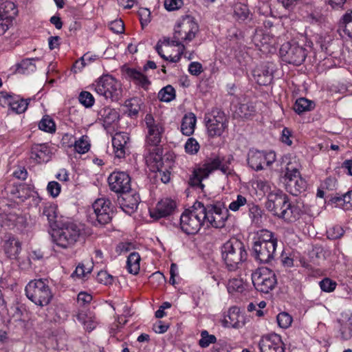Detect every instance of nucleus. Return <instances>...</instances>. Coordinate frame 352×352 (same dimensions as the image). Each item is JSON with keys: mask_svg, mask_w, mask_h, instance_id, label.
Segmentation results:
<instances>
[{"mask_svg": "<svg viewBox=\"0 0 352 352\" xmlns=\"http://www.w3.org/2000/svg\"><path fill=\"white\" fill-rule=\"evenodd\" d=\"M204 208L206 212L203 216L206 222L208 223L207 227L212 226L215 228H221L225 226V221L228 218V209H225V214L223 213V209L214 204L204 202Z\"/></svg>", "mask_w": 352, "mask_h": 352, "instance_id": "nucleus-14", "label": "nucleus"}, {"mask_svg": "<svg viewBox=\"0 0 352 352\" xmlns=\"http://www.w3.org/2000/svg\"><path fill=\"white\" fill-rule=\"evenodd\" d=\"M344 233L343 228L340 226H334L327 231V237L329 239L336 240L341 238Z\"/></svg>", "mask_w": 352, "mask_h": 352, "instance_id": "nucleus-51", "label": "nucleus"}, {"mask_svg": "<svg viewBox=\"0 0 352 352\" xmlns=\"http://www.w3.org/2000/svg\"><path fill=\"white\" fill-rule=\"evenodd\" d=\"M131 177L129 175L122 171H114L108 177V183L111 190L118 195L131 191Z\"/></svg>", "mask_w": 352, "mask_h": 352, "instance_id": "nucleus-15", "label": "nucleus"}, {"mask_svg": "<svg viewBox=\"0 0 352 352\" xmlns=\"http://www.w3.org/2000/svg\"><path fill=\"white\" fill-rule=\"evenodd\" d=\"M78 100L85 107H91L95 102L93 95L87 91H82L80 93Z\"/></svg>", "mask_w": 352, "mask_h": 352, "instance_id": "nucleus-49", "label": "nucleus"}, {"mask_svg": "<svg viewBox=\"0 0 352 352\" xmlns=\"http://www.w3.org/2000/svg\"><path fill=\"white\" fill-rule=\"evenodd\" d=\"M47 191L52 197H56L59 195L61 191V186L57 182H50L47 186Z\"/></svg>", "mask_w": 352, "mask_h": 352, "instance_id": "nucleus-55", "label": "nucleus"}, {"mask_svg": "<svg viewBox=\"0 0 352 352\" xmlns=\"http://www.w3.org/2000/svg\"><path fill=\"white\" fill-rule=\"evenodd\" d=\"M203 71L202 65L199 62H192L188 65V72L191 75L198 76Z\"/></svg>", "mask_w": 352, "mask_h": 352, "instance_id": "nucleus-59", "label": "nucleus"}, {"mask_svg": "<svg viewBox=\"0 0 352 352\" xmlns=\"http://www.w3.org/2000/svg\"><path fill=\"white\" fill-rule=\"evenodd\" d=\"M284 179L285 189L291 195L298 196L306 190V181L300 177L298 168L294 166L291 162H287Z\"/></svg>", "mask_w": 352, "mask_h": 352, "instance_id": "nucleus-11", "label": "nucleus"}, {"mask_svg": "<svg viewBox=\"0 0 352 352\" xmlns=\"http://www.w3.org/2000/svg\"><path fill=\"white\" fill-rule=\"evenodd\" d=\"M138 14L140 16L142 26L144 27V25H147L151 21V12L147 8H141L138 12Z\"/></svg>", "mask_w": 352, "mask_h": 352, "instance_id": "nucleus-58", "label": "nucleus"}, {"mask_svg": "<svg viewBox=\"0 0 352 352\" xmlns=\"http://www.w3.org/2000/svg\"><path fill=\"white\" fill-rule=\"evenodd\" d=\"M273 38L269 34H265L262 30H254V35L251 36V41L259 50L267 49Z\"/></svg>", "mask_w": 352, "mask_h": 352, "instance_id": "nucleus-30", "label": "nucleus"}, {"mask_svg": "<svg viewBox=\"0 0 352 352\" xmlns=\"http://www.w3.org/2000/svg\"><path fill=\"white\" fill-rule=\"evenodd\" d=\"M231 111H232L233 118L238 120L239 122H240L242 113V104L239 102L237 104H234V101H232L231 104Z\"/></svg>", "mask_w": 352, "mask_h": 352, "instance_id": "nucleus-61", "label": "nucleus"}, {"mask_svg": "<svg viewBox=\"0 0 352 352\" xmlns=\"http://www.w3.org/2000/svg\"><path fill=\"white\" fill-rule=\"evenodd\" d=\"M148 164L151 166L153 171L157 173V177H160L162 182L167 184L170 179V172L168 168L164 166V158L160 157V160H156L153 162H146Z\"/></svg>", "mask_w": 352, "mask_h": 352, "instance_id": "nucleus-29", "label": "nucleus"}, {"mask_svg": "<svg viewBox=\"0 0 352 352\" xmlns=\"http://www.w3.org/2000/svg\"><path fill=\"white\" fill-rule=\"evenodd\" d=\"M221 256L230 271L239 268L242 261V243L237 240H230L221 247Z\"/></svg>", "mask_w": 352, "mask_h": 352, "instance_id": "nucleus-10", "label": "nucleus"}, {"mask_svg": "<svg viewBox=\"0 0 352 352\" xmlns=\"http://www.w3.org/2000/svg\"><path fill=\"white\" fill-rule=\"evenodd\" d=\"M97 280L104 285H111L113 282L114 277L105 270L100 271L97 274Z\"/></svg>", "mask_w": 352, "mask_h": 352, "instance_id": "nucleus-53", "label": "nucleus"}, {"mask_svg": "<svg viewBox=\"0 0 352 352\" xmlns=\"http://www.w3.org/2000/svg\"><path fill=\"white\" fill-rule=\"evenodd\" d=\"M264 152L250 150L248 154L247 162L248 166L254 170H260L263 168Z\"/></svg>", "mask_w": 352, "mask_h": 352, "instance_id": "nucleus-31", "label": "nucleus"}, {"mask_svg": "<svg viewBox=\"0 0 352 352\" xmlns=\"http://www.w3.org/2000/svg\"><path fill=\"white\" fill-rule=\"evenodd\" d=\"M3 247L7 257L10 259L16 258L21 250L20 241L12 234L5 236Z\"/></svg>", "mask_w": 352, "mask_h": 352, "instance_id": "nucleus-26", "label": "nucleus"}, {"mask_svg": "<svg viewBox=\"0 0 352 352\" xmlns=\"http://www.w3.org/2000/svg\"><path fill=\"white\" fill-rule=\"evenodd\" d=\"M291 137L292 131L288 128L285 127L282 131L281 142L287 146H291L292 144V141L290 139Z\"/></svg>", "mask_w": 352, "mask_h": 352, "instance_id": "nucleus-62", "label": "nucleus"}, {"mask_svg": "<svg viewBox=\"0 0 352 352\" xmlns=\"http://www.w3.org/2000/svg\"><path fill=\"white\" fill-rule=\"evenodd\" d=\"M25 294L35 305L44 307L50 304L53 294L47 279H35L26 285Z\"/></svg>", "mask_w": 352, "mask_h": 352, "instance_id": "nucleus-7", "label": "nucleus"}, {"mask_svg": "<svg viewBox=\"0 0 352 352\" xmlns=\"http://www.w3.org/2000/svg\"><path fill=\"white\" fill-rule=\"evenodd\" d=\"M58 225L53 230L55 232L53 235L56 244L67 249L74 245L81 234V229L79 226L68 218L60 217Z\"/></svg>", "mask_w": 352, "mask_h": 352, "instance_id": "nucleus-6", "label": "nucleus"}, {"mask_svg": "<svg viewBox=\"0 0 352 352\" xmlns=\"http://www.w3.org/2000/svg\"><path fill=\"white\" fill-rule=\"evenodd\" d=\"M315 107L313 101L305 98H300L295 102L293 109L298 114L312 110Z\"/></svg>", "mask_w": 352, "mask_h": 352, "instance_id": "nucleus-38", "label": "nucleus"}, {"mask_svg": "<svg viewBox=\"0 0 352 352\" xmlns=\"http://www.w3.org/2000/svg\"><path fill=\"white\" fill-rule=\"evenodd\" d=\"M183 4V0H164V7L168 11L178 10Z\"/></svg>", "mask_w": 352, "mask_h": 352, "instance_id": "nucleus-56", "label": "nucleus"}, {"mask_svg": "<svg viewBox=\"0 0 352 352\" xmlns=\"http://www.w3.org/2000/svg\"><path fill=\"white\" fill-rule=\"evenodd\" d=\"M38 60V58H26L23 60L21 63L18 64L16 72L19 74H25L28 70L32 72L34 71L36 66L33 62Z\"/></svg>", "mask_w": 352, "mask_h": 352, "instance_id": "nucleus-43", "label": "nucleus"}, {"mask_svg": "<svg viewBox=\"0 0 352 352\" xmlns=\"http://www.w3.org/2000/svg\"><path fill=\"white\" fill-rule=\"evenodd\" d=\"M280 54L283 61L295 65H301L307 55L306 49L295 41L283 43Z\"/></svg>", "mask_w": 352, "mask_h": 352, "instance_id": "nucleus-13", "label": "nucleus"}, {"mask_svg": "<svg viewBox=\"0 0 352 352\" xmlns=\"http://www.w3.org/2000/svg\"><path fill=\"white\" fill-rule=\"evenodd\" d=\"M140 201V195L137 192L130 193V191L118 195L117 202L120 208L126 214L134 213Z\"/></svg>", "mask_w": 352, "mask_h": 352, "instance_id": "nucleus-19", "label": "nucleus"}, {"mask_svg": "<svg viewBox=\"0 0 352 352\" xmlns=\"http://www.w3.org/2000/svg\"><path fill=\"white\" fill-rule=\"evenodd\" d=\"M94 212L89 215L94 226H105L111 222L115 213L111 201L106 198L96 199L92 204Z\"/></svg>", "mask_w": 352, "mask_h": 352, "instance_id": "nucleus-8", "label": "nucleus"}, {"mask_svg": "<svg viewBox=\"0 0 352 352\" xmlns=\"http://www.w3.org/2000/svg\"><path fill=\"white\" fill-rule=\"evenodd\" d=\"M77 320L84 324L85 328L91 331L95 328L94 320L91 316H88L85 312L81 311L76 315Z\"/></svg>", "mask_w": 352, "mask_h": 352, "instance_id": "nucleus-46", "label": "nucleus"}, {"mask_svg": "<svg viewBox=\"0 0 352 352\" xmlns=\"http://www.w3.org/2000/svg\"><path fill=\"white\" fill-rule=\"evenodd\" d=\"M122 71L126 76V78L132 81L136 86L148 90L151 82L146 76L135 68L125 67Z\"/></svg>", "mask_w": 352, "mask_h": 352, "instance_id": "nucleus-24", "label": "nucleus"}, {"mask_svg": "<svg viewBox=\"0 0 352 352\" xmlns=\"http://www.w3.org/2000/svg\"><path fill=\"white\" fill-rule=\"evenodd\" d=\"M239 314L240 308L238 307H232L229 309L228 314L222 320V325L224 327L237 328L239 326Z\"/></svg>", "mask_w": 352, "mask_h": 352, "instance_id": "nucleus-32", "label": "nucleus"}, {"mask_svg": "<svg viewBox=\"0 0 352 352\" xmlns=\"http://www.w3.org/2000/svg\"><path fill=\"white\" fill-rule=\"evenodd\" d=\"M109 29L114 33L121 34L124 30V25L121 19H117L111 21L109 24Z\"/></svg>", "mask_w": 352, "mask_h": 352, "instance_id": "nucleus-57", "label": "nucleus"}, {"mask_svg": "<svg viewBox=\"0 0 352 352\" xmlns=\"http://www.w3.org/2000/svg\"><path fill=\"white\" fill-rule=\"evenodd\" d=\"M129 134L126 132H118L112 138V145L115 155L118 158H124L129 152L127 144L129 142Z\"/></svg>", "mask_w": 352, "mask_h": 352, "instance_id": "nucleus-23", "label": "nucleus"}, {"mask_svg": "<svg viewBox=\"0 0 352 352\" xmlns=\"http://www.w3.org/2000/svg\"><path fill=\"white\" fill-rule=\"evenodd\" d=\"M98 116L103 122L104 127H109L120 120V114L115 109L109 107H104L98 111Z\"/></svg>", "mask_w": 352, "mask_h": 352, "instance_id": "nucleus-28", "label": "nucleus"}, {"mask_svg": "<svg viewBox=\"0 0 352 352\" xmlns=\"http://www.w3.org/2000/svg\"><path fill=\"white\" fill-rule=\"evenodd\" d=\"M50 149L47 144H34L31 148L30 157L38 163L47 162L50 158Z\"/></svg>", "mask_w": 352, "mask_h": 352, "instance_id": "nucleus-27", "label": "nucleus"}, {"mask_svg": "<svg viewBox=\"0 0 352 352\" xmlns=\"http://www.w3.org/2000/svg\"><path fill=\"white\" fill-rule=\"evenodd\" d=\"M140 101L138 98H132L125 101V107H127L129 116L131 118L136 117L140 111Z\"/></svg>", "mask_w": 352, "mask_h": 352, "instance_id": "nucleus-45", "label": "nucleus"}, {"mask_svg": "<svg viewBox=\"0 0 352 352\" xmlns=\"http://www.w3.org/2000/svg\"><path fill=\"white\" fill-rule=\"evenodd\" d=\"M339 28L352 38V10L343 15L340 21Z\"/></svg>", "mask_w": 352, "mask_h": 352, "instance_id": "nucleus-40", "label": "nucleus"}, {"mask_svg": "<svg viewBox=\"0 0 352 352\" xmlns=\"http://www.w3.org/2000/svg\"><path fill=\"white\" fill-rule=\"evenodd\" d=\"M277 239L267 230H261L253 238L252 249L254 258L261 263H269L276 256Z\"/></svg>", "mask_w": 352, "mask_h": 352, "instance_id": "nucleus-3", "label": "nucleus"}, {"mask_svg": "<svg viewBox=\"0 0 352 352\" xmlns=\"http://www.w3.org/2000/svg\"><path fill=\"white\" fill-rule=\"evenodd\" d=\"M230 36V45H232V47L234 51V56L236 58V60L240 63L241 58L242 57V51L241 50L240 46V41L242 38V32L241 30H239L236 33H233Z\"/></svg>", "mask_w": 352, "mask_h": 352, "instance_id": "nucleus-39", "label": "nucleus"}, {"mask_svg": "<svg viewBox=\"0 0 352 352\" xmlns=\"http://www.w3.org/2000/svg\"><path fill=\"white\" fill-rule=\"evenodd\" d=\"M18 14L16 5L10 1H6L0 4V16L13 21Z\"/></svg>", "mask_w": 352, "mask_h": 352, "instance_id": "nucleus-35", "label": "nucleus"}, {"mask_svg": "<svg viewBox=\"0 0 352 352\" xmlns=\"http://www.w3.org/2000/svg\"><path fill=\"white\" fill-rule=\"evenodd\" d=\"M259 347L261 352H285V344L280 336L276 333L263 336Z\"/></svg>", "mask_w": 352, "mask_h": 352, "instance_id": "nucleus-20", "label": "nucleus"}, {"mask_svg": "<svg viewBox=\"0 0 352 352\" xmlns=\"http://www.w3.org/2000/svg\"><path fill=\"white\" fill-rule=\"evenodd\" d=\"M342 209L344 210H352V190L343 195Z\"/></svg>", "mask_w": 352, "mask_h": 352, "instance_id": "nucleus-60", "label": "nucleus"}, {"mask_svg": "<svg viewBox=\"0 0 352 352\" xmlns=\"http://www.w3.org/2000/svg\"><path fill=\"white\" fill-rule=\"evenodd\" d=\"M265 207L274 216L287 222L296 221L302 214L299 206L292 204L287 195L274 186L272 193L268 195Z\"/></svg>", "mask_w": 352, "mask_h": 352, "instance_id": "nucleus-2", "label": "nucleus"}, {"mask_svg": "<svg viewBox=\"0 0 352 352\" xmlns=\"http://www.w3.org/2000/svg\"><path fill=\"white\" fill-rule=\"evenodd\" d=\"M191 210H186L179 219L181 230L188 235L195 234L206 223L203 216L206 212L204 201H196ZM178 223L173 226L177 227Z\"/></svg>", "mask_w": 352, "mask_h": 352, "instance_id": "nucleus-5", "label": "nucleus"}, {"mask_svg": "<svg viewBox=\"0 0 352 352\" xmlns=\"http://www.w3.org/2000/svg\"><path fill=\"white\" fill-rule=\"evenodd\" d=\"M252 187L255 190L259 198L265 195L268 198V195L273 192V187L270 183L262 179L253 180L252 182Z\"/></svg>", "mask_w": 352, "mask_h": 352, "instance_id": "nucleus-34", "label": "nucleus"}, {"mask_svg": "<svg viewBox=\"0 0 352 352\" xmlns=\"http://www.w3.org/2000/svg\"><path fill=\"white\" fill-rule=\"evenodd\" d=\"M11 20L6 19L2 16H0V36L3 35L9 28L12 25Z\"/></svg>", "mask_w": 352, "mask_h": 352, "instance_id": "nucleus-63", "label": "nucleus"}, {"mask_svg": "<svg viewBox=\"0 0 352 352\" xmlns=\"http://www.w3.org/2000/svg\"><path fill=\"white\" fill-rule=\"evenodd\" d=\"M42 215L47 217L50 228L54 230L59 220L57 217L56 207L52 204L44 206Z\"/></svg>", "mask_w": 352, "mask_h": 352, "instance_id": "nucleus-36", "label": "nucleus"}, {"mask_svg": "<svg viewBox=\"0 0 352 352\" xmlns=\"http://www.w3.org/2000/svg\"><path fill=\"white\" fill-rule=\"evenodd\" d=\"M241 288H242V279H233L229 283L228 291L229 293H232L234 291H239Z\"/></svg>", "mask_w": 352, "mask_h": 352, "instance_id": "nucleus-64", "label": "nucleus"}, {"mask_svg": "<svg viewBox=\"0 0 352 352\" xmlns=\"http://www.w3.org/2000/svg\"><path fill=\"white\" fill-rule=\"evenodd\" d=\"M38 128L41 131L53 133L56 131V124L54 120L48 115L43 117L38 123Z\"/></svg>", "mask_w": 352, "mask_h": 352, "instance_id": "nucleus-42", "label": "nucleus"}, {"mask_svg": "<svg viewBox=\"0 0 352 352\" xmlns=\"http://www.w3.org/2000/svg\"><path fill=\"white\" fill-rule=\"evenodd\" d=\"M252 282L259 292L268 294L277 284L275 273L267 267L260 268L251 274Z\"/></svg>", "mask_w": 352, "mask_h": 352, "instance_id": "nucleus-12", "label": "nucleus"}, {"mask_svg": "<svg viewBox=\"0 0 352 352\" xmlns=\"http://www.w3.org/2000/svg\"><path fill=\"white\" fill-rule=\"evenodd\" d=\"M196 121L197 118L193 113L185 114L182 120V133L186 136L191 135L194 133Z\"/></svg>", "mask_w": 352, "mask_h": 352, "instance_id": "nucleus-33", "label": "nucleus"}, {"mask_svg": "<svg viewBox=\"0 0 352 352\" xmlns=\"http://www.w3.org/2000/svg\"><path fill=\"white\" fill-rule=\"evenodd\" d=\"M249 217L251 219L252 223L256 225H259L261 223L262 210L258 206L252 205L249 208Z\"/></svg>", "mask_w": 352, "mask_h": 352, "instance_id": "nucleus-48", "label": "nucleus"}, {"mask_svg": "<svg viewBox=\"0 0 352 352\" xmlns=\"http://www.w3.org/2000/svg\"><path fill=\"white\" fill-rule=\"evenodd\" d=\"M176 207V203L173 199L168 198L162 199L157 204L154 209L150 210V216L155 220L170 216L173 214Z\"/></svg>", "mask_w": 352, "mask_h": 352, "instance_id": "nucleus-21", "label": "nucleus"}, {"mask_svg": "<svg viewBox=\"0 0 352 352\" xmlns=\"http://www.w3.org/2000/svg\"><path fill=\"white\" fill-rule=\"evenodd\" d=\"M217 342V338L214 335H210L206 330L201 332V339L199 340V345L201 348H206L210 344H214Z\"/></svg>", "mask_w": 352, "mask_h": 352, "instance_id": "nucleus-47", "label": "nucleus"}, {"mask_svg": "<svg viewBox=\"0 0 352 352\" xmlns=\"http://www.w3.org/2000/svg\"><path fill=\"white\" fill-rule=\"evenodd\" d=\"M340 324V332L341 338L348 340L352 338V313L349 311L340 314L337 320Z\"/></svg>", "mask_w": 352, "mask_h": 352, "instance_id": "nucleus-25", "label": "nucleus"}, {"mask_svg": "<svg viewBox=\"0 0 352 352\" xmlns=\"http://www.w3.org/2000/svg\"><path fill=\"white\" fill-rule=\"evenodd\" d=\"M274 70L275 65L273 63H263L252 69V77L259 85L266 86L272 81Z\"/></svg>", "mask_w": 352, "mask_h": 352, "instance_id": "nucleus-17", "label": "nucleus"}, {"mask_svg": "<svg viewBox=\"0 0 352 352\" xmlns=\"http://www.w3.org/2000/svg\"><path fill=\"white\" fill-rule=\"evenodd\" d=\"M175 98V90L171 85L162 88L158 93V98L162 102H168Z\"/></svg>", "mask_w": 352, "mask_h": 352, "instance_id": "nucleus-44", "label": "nucleus"}, {"mask_svg": "<svg viewBox=\"0 0 352 352\" xmlns=\"http://www.w3.org/2000/svg\"><path fill=\"white\" fill-rule=\"evenodd\" d=\"M102 82L106 85L107 99L110 98L112 102H118L122 97V89L121 85L111 75L102 76Z\"/></svg>", "mask_w": 352, "mask_h": 352, "instance_id": "nucleus-22", "label": "nucleus"}, {"mask_svg": "<svg viewBox=\"0 0 352 352\" xmlns=\"http://www.w3.org/2000/svg\"><path fill=\"white\" fill-rule=\"evenodd\" d=\"M276 320L278 325L283 329L289 327L292 322V316L286 312H281L278 314L276 317Z\"/></svg>", "mask_w": 352, "mask_h": 352, "instance_id": "nucleus-50", "label": "nucleus"}, {"mask_svg": "<svg viewBox=\"0 0 352 352\" xmlns=\"http://www.w3.org/2000/svg\"><path fill=\"white\" fill-rule=\"evenodd\" d=\"M233 160L232 156L225 157L220 154H212L207 158L204 164L197 168L194 169L190 176L188 184L190 187L201 189L204 191L205 185L203 179L207 178L210 173L219 170L225 175L230 174L229 165Z\"/></svg>", "mask_w": 352, "mask_h": 352, "instance_id": "nucleus-1", "label": "nucleus"}, {"mask_svg": "<svg viewBox=\"0 0 352 352\" xmlns=\"http://www.w3.org/2000/svg\"><path fill=\"white\" fill-rule=\"evenodd\" d=\"M199 149V144L193 138H190L185 144V151L187 153L195 154Z\"/></svg>", "mask_w": 352, "mask_h": 352, "instance_id": "nucleus-54", "label": "nucleus"}, {"mask_svg": "<svg viewBox=\"0 0 352 352\" xmlns=\"http://www.w3.org/2000/svg\"><path fill=\"white\" fill-rule=\"evenodd\" d=\"M199 32V25L192 17L188 16L186 20L178 23L175 28L173 37L171 41V45H182L181 41H192Z\"/></svg>", "mask_w": 352, "mask_h": 352, "instance_id": "nucleus-9", "label": "nucleus"}, {"mask_svg": "<svg viewBox=\"0 0 352 352\" xmlns=\"http://www.w3.org/2000/svg\"><path fill=\"white\" fill-rule=\"evenodd\" d=\"M0 104L2 106H8L16 113H22L28 108V103L19 96H14L6 91H0Z\"/></svg>", "mask_w": 352, "mask_h": 352, "instance_id": "nucleus-18", "label": "nucleus"}, {"mask_svg": "<svg viewBox=\"0 0 352 352\" xmlns=\"http://www.w3.org/2000/svg\"><path fill=\"white\" fill-rule=\"evenodd\" d=\"M74 146L76 151L78 153H85L90 148V144L87 140V136H82L78 140H74L69 147Z\"/></svg>", "mask_w": 352, "mask_h": 352, "instance_id": "nucleus-41", "label": "nucleus"}, {"mask_svg": "<svg viewBox=\"0 0 352 352\" xmlns=\"http://www.w3.org/2000/svg\"><path fill=\"white\" fill-rule=\"evenodd\" d=\"M319 285L323 292H331L335 290L337 283L329 278H324L319 282Z\"/></svg>", "mask_w": 352, "mask_h": 352, "instance_id": "nucleus-52", "label": "nucleus"}, {"mask_svg": "<svg viewBox=\"0 0 352 352\" xmlns=\"http://www.w3.org/2000/svg\"><path fill=\"white\" fill-rule=\"evenodd\" d=\"M145 122L148 128L144 156L146 162H153L162 157L163 148L160 144L164 129L160 122H156L151 114H146Z\"/></svg>", "mask_w": 352, "mask_h": 352, "instance_id": "nucleus-4", "label": "nucleus"}, {"mask_svg": "<svg viewBox=\"0 0 352 352\" xmlns=\"http://www.w3.org/2000/svg\"><path fill=\"white\" fill-rule=\"evenodd\" d=\"M224 113L219 110H213L210 117L205 118L208 135L211 138L220 136L226 128Z\"/></svg>", "mask_w": 352, "mask_h": 352, "instance_id": "nucleus-16", "label": "nucleus"}, {"mask_svg": "<svg viewBox=\"0 0 352 352\" xmlns=\"http://www.w3.org/2000/svg\"><path fill=\"white\" fill-rule=\"evenodd\" d=\"M140 256L136 252H131L127 257L126 268L132 274H138L140 271Z\"/></svg>", "mask_w": 352, "mask_h": 352, "instance_id": "nucleus-37", "label": "nucleus"}]
</instances>
